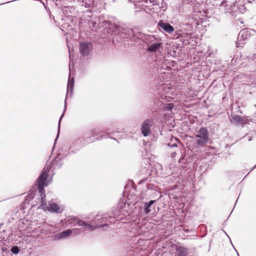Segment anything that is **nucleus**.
Masks as SVG:
<instances>
[{
  "mask_svg": "<svg viewBox=\"0 0 256 256\" xmlns=\"http://www.w3.org/2000/svg\"><path fill=\"white\" fill-rule=\"evenodd\" d=\"M155 202L156 200H150L148 202H144V203L143 210L144 214H148L150 212L151 207Z\"/></svg>",
  "mask_w": 256,
  "mask_h": 256,
  "instance_id": "nucleus-15",
  "label": "nucleus"
},
{
  "mask_svg": "<svg viewBox=\"0 0 256 256\" xmlns=\"http://www.w3.org/2000/svg\"><path fill=\"white\" fill-rule=\"evenodd\" d=\"M92 48L91 42H80L79 44V50L80 54L84 56H88Z\"/></svg>",
  "mask_w": 256,
  "mask_h": 256,
  "instance_id": "nucleus-9",
  "label": "nucleus"
},
{
  "mask_svg": "<svg viewBox=\"0 0 256 256\" xmlns=\"http://www.w3.org/2000/svg\"><path fill=\"white\" fill-rule=\"evenodd\" d=\"M114 30L118 33L121 32L125 34H130V32H132V30H125L118 25H114Z\"/></svg>",
  "mask_w": 256,
  "mask_h": 256,
  "instance_id": "nucleus-18",
  "label": "nucleus"
},
{
  "mask_svg": "<svg viewBox=\"0 0 256 256\" xmlns=\"http://www.w3.org/2000/svg\"><path fill=\"white\" fill-rule=\"evenodd\" d=\"M145 43L147 44L146 50L149 52H160L162 50V42L159 38L154 35L146 36Z\"/></svg>",
  "mask_w": 256,
  "mask_h": 256,
  "instance_id": "nucleus-1",
  "label": "nucleus"
},
{
  "mask_svg": "<svg viewBox=\"0 0 256 256\" xmlns=\"http://www.w3.org/2000/svg\"><path fill=\"white\" fill-rule=\"evenodd\" d=\"M66 100H65V101ZM66 109V102H65L64 110V112H63V114L60 116V120H59V122H58V134H57L56 138L54 140V144H56V140H58V138L59 133H60V122L62 120V117L64 116V111H65Z\"/></svg>",
  "mask_w": 256,
  "mask_h": 256,
  "instance_id": "nucleus-22",
  "label": "nucleus"
},
{
  "mask_svg": "<svg viewBox=\"0 0 256 256\" xmlns=\"http://www.w3.org/2000/svg\"><path fill=\"white\" fill-rule=\"evenodd\" d=\"M226 234L227 236V237L229 239H230V237L228 236L226 234V232H224Z\"/></svg>",
  "mask_w": 256,
  "mask_h": 256,
  "instance_id": "nucleus-38",
  "label": "nucleus"
},
{
  "mask_svg": "<svg viewBox=\"0 0 256 256\" xmlns=\"http://www.w3.org/2000/svg\"><path fill=\"white\" fill-rule=\"evenodd\" d=\"M154 120L152 118L146 119L142 125L141 133L144 137L148 136L150 132V128L154 125Z\"/></svg>",
  "mask_w": 256,
  "mask_h": 256,
  "instance_id": "nucleus-6",
  "label": "nucleus"
},
{
  "mask_svg": "<svg viewBox=\"0 0 256 256\" xmlns=\"http://www.w3.org/2000/svg\"><path fill=\"white\" fill-rule=\"evenodd\" d=\"M110 138L112 139V140L118 142V140L116 138H112V137H110V136H108L104 134H101V135L99 136H98L95 138V140H100L104 138Z\"/></svg>",
  "mask_w": 256,
  "mask_h": 256,
  "instance_id": "nucleus-24",
  "label": "nucleus"
},
{
  "mask_svg": "<svg viewBox=\"0 0 256 256\" xmlns=\"http://www.w3.org/2000/svg\"><path fill=\"white\" fill-rule=\"evenodd\" d=\"M68 154V152L67 153H59L58 154V156L54 160V164L55 165L56 167L60 168L62 167L63 164V163L62 162V160Z\"/></svg>",
  "mask_w": 256,
  "mask_h": 256,
  "instance_id": "nucleus-12",
  "label": "nucleus"
},
{
  "mask_svg": "<svg viewBox=\"0 0 256 256\" xmlns=\"http://www.w3.org/2000/svg\"><path fill=\"white\" fill-rule=\"evenodd\" d=\"M244 21L242 18H238L235 20L234 24L238 26L240 28H242L245 25Z\"/></svg>",
  "mask_w": 256,
  "mask_h": 256,
  "instance_id": "nucleus-23",
  "label": "nucleus"
},
{
  "mask_svg": "<svg viewBox=\"0 0 256 256\" xmlns=\"http://www.w3.org/2000/svg\"><path fill=\"white\" fill-rule=\"evenodd\" d=\"M84 226L87 227L88 228L91 229L92 230H96V228H98V226H92V224H88L86 223V226Z\"/></svg>",
  "mask_w": 256,
  "mask_h": 256,
  "instance_id": "nucleus-29",
  "label": "nucleus"
},
{
  "mask_svg": "<svg viewBox=\"0 0 256 256\" xmlns=\"http://www.w3.org/2000/svg\"><path fill=\"white\" fill-rule=\"evenodd\" d=\"M176 152H172V154H171V157H172V158H174V157L176 156Z\"/></svg>",
  "mask_w": 256,
  "mask_h": 256,
  "instance_id": "nucleus-34",
  "label": "nucleus"
},
{
  "mask_svg": "<svg viewBox=\"0 0 256 256\" xmlns=\"http://www.w3.org/2000/svg\"><path fill=\"white\" fill-rule=\"evenodd\" d=\"M49 168H44L37 180L36 186L38 192L42 195L44 194V187L48 186V178L49 176Z\"/></svg>",
  "mask_w": 256,
  "mask_h": 256,
  "instance_id": "nucleus-2",
  "label": "nucleus"
},
{
  "mask_svg": "<svg viewBox=\"0 0 256 256\" xmlns=\"http://www.w3.org/2000/svg\"><path fill=\"white\" fill-rule=\"evenodd\" d=\"M70 220L76 222V224H78V226H86V222L81 220L78 219V218L76 216H72Z\"/></svg>",
  "mask_w": 256,
  "mask_h": 256,
  "instance_id": "nucleus-21",
  "label": "nucleus"
},
{
  "mask_svg": "<svg viewBox=\"0 0 256 256\" xmlns=\"http://www.w3.org/2000/svg\"><path fill=\"white\" fill-rule=\"evenodd\" d=\"M31 200H30V198H28L27 196L25 198V199L24 200V204H28L30 201Z\"/></svg>",
  "mask_w": 256,
  "mask_h": 256,
  "instance_id": "nucleus-32",
  "label": "nucleus"
},
{
  "mask_svg": "<svg viewBox=\"0 0 256 256\" xmlns=\"http://www.w3.org/2000/svg\"><path fill=\"white\" fill-rule=\"evenodd\" d=\"M150 3L152 4H156V0H150Z\"/></svg>",
  "mask_w": 256,
  "mask_h": 256,
  "instance_id": "nucleus-33",
  "label": "nucleus"
},
{
  "mask_svg": "<svg viewBox=\"0 0 256 256\" xmlns=\"http://www.w3.org/2000/svg\"><path fill=\"white\" fill-rule=\"evenodd\" d=\"M188 253L186 248L179 247L176 249V256H188Z\"/></svg>",
  "mask_w": 256,
  "mask_h": 256,
  "instance_id": "nucleus-17",
  "label": "nucleus"
},
{
  "mask_svg": "<svg viewBox=\"0 0 256 256\" xmlns=\"http://www.w3.org/2000/svg\"><path fill=\"white\" fill-rule=\"evenodd\" d=\"M40 198H39L40 199V202H41V207L42 209H45L46 207V194L45 192H44V194L42 195L41 194H40Z\"/></svg>",
  "mask_w": 256,
  "mask_h": 256,
  "instance_id": "nucleus-19",
  "label": "nucleus"
},
{
  "mask_svg": "<svg viewBox=\"0 0 256 256\" xmlns=\"http://www.w3.org/2000/svg\"><path fill=\"white\" fill-rule=\"evenodd\" d=\"M74 78H70V76L69 77L68 82V85H67V94L66 96L70 94V95H71L72 93V90L74 87Z\"/></svg>",
  "mask_w": 256,
  "mask_h": 256,
  "instance_id": "nucleus-16",
  "label": "nucleus"
},
{
  "mask_svg": "<svg viewBox=\"0 0 256 256\" xmlns=\"http://www.w3.org/2000/svg\"><path fill=\"white\" fill-rule=\"evenodd\" d=\"M52 20L56 26L61 28H66L70 26V24L68 21L69 17H52Z\"/></svg>",
  "mask_w": 256,
  "mask_h": 256,
  "instance_id": "nucleus-7",
  "label": "nucleus"
},
{
  "mask_svg": "<svg viewBox=\"0 0 256 256\" xmlns=\"http://www.w3.org/2000/svg\"><path fill=\"white\" fill-rule=\"evenodd\" d=\"M198 18L194 17H189L188 18V23L186 22V24L192 27L197 26H201L202 27L206 26V20L207 18H211L212 17H204V18Z\"/></svg>",
  "mask_w": 256,
  "mask_h": 256,
  "instance_id": "nucleus-5",
  "label": "nucleus"
},
{
  "mask_svg": "<svg viewBox=\"0 0 256 256\" xmlns=\"http://www.w3.org/2000/svg\"><path fill=\"white\" fill-rule=\"evenodd\" d=\"M255 168H256V164L251 168L250 170L248 172V174L252 171L253 170H254Z\"/></svg>",
  "mask_w": 256,
  "mask_h": 256,
  "instance_id": "nucleus-35",
  "label": "nucleus"
},
{
  "mask_svg": "<svg viewBox=\"0 0 256 256\" xmlns=\"http://www.w3.org/2000/svg\"><path fill=\"white\" fill-rule=\"evenodd\" d=\"M251 36V30L244 28L241 30L238 34L236 45L237 48H243L244 44Z\"/></svg>",
  "mask_w": 256,
  "mask_h": 256,
  "instance_id": "nucleus-3",
  "label": "nucleus"
},
{
  "mask_svg": "<svg viewBox=\"0 0 256 256\" xmlns=\"http://www.w3.org/2000/svg\"><path fill=\"white\" fill-rule=\"evenodd\" d=\"M158 26L170 34L174 30V28L168 22H164L162 20H160L158 22Z\"/></svg>",
  "mask_w": 256,
  "mask_h": 256,
  "instance_id": "nucleus-13",
  "label": "nucleus"
},
{
  "mask_svg": "<svg viewBox=\"0 0 256 256\" xmlns=\"http://www.w3.org/2000/svg\"><path fill=\"white\" fill-rule=\"evenodd\" d=\"M78 231V228L67 229L60 232H59L52 237V240L54 241H58L62 238H64L72 234L73 232Z\"/></svg>",
  "mask_w": 256,
  "mask_h": 256,
  "instance_id": "nucleus-11",
  "label": "nucleus"
},
{
  "mask_svg": "<svg viewBox=\"0 0 256 256\" xmlns=\"http://www.w3.org/2000/svg\"><path fill=\"white\" fill-rule=\"evenodd\" d=\"M78 231H74V232H72V233H78V232H79V229L78 228Z\"/></svg>",
  "mask_w": 256,
  "mask_h": 256,
  "instance_id": "nucleus-36",
  "label": "nucleus"
},
{
  "mask_svg": "<svg viewBox=\"0 0 256 256\" xmlns=\"http://www.w3.org/2000/svg\"><path fill=\"white\" fill-rule=\"evenodd\" d=\"M252 140V137H250L248 138V141H251Z\"/></svg>",
  "mask_w": 256,
  "mask_h": 256,
  "instance_id": "nucleus-37",
  "label": "nucleus"
},
{
  "mask_svg": "<svg viewBox=\"0 0 256 256\" xmlns=\"http://www.w3.org/2000/svg\"><path fill=\"white\" fill-rule=\"evenodd\" d=\"M90 26H92L94 28H96L98 27L99 24H98L96 21H94L92 20V21H90L88 22Z\"/></svg>",
  "mask_w": 256,
  "mask_h": 256,
  "instance_id": "nucleus-27",
  "label": "nucleus"
},
{
  "mask_svg": "<svg viewBox=\"0 0 256 256\" xmlns=\"http://www.w3.org/2000/svg\"><path fill=\"white\" fill-rule=\"evenodd\" d=\"M71 57V56H70V58Z\"/></svg>",
  "mask_w": 256,
  "mask_h": 256,
  "instance_id": "nucleus-40",
  "label": "nucleus"
},
{
  "mask_svg": "<svg viewBox=\"0 0 256 256\" xmlns=\"http://www.w3.org/2000/svg\"><path fill=\"white\" fill-rule=\"evenodd\" d=\"M168 146H170V148L178 147V145L176 143L172 144H168Z\"/></svg>",
  "mask_w": 256,
  "mask_h": 256,
  "instance_id": "nucleus-31",
  "label": "nucleus"
},
{
  "mask_svg": "<svg viewBox=\"0 0 256 256\" xmlns=\"http://www.w3.org/2000/svg\"><path fill=\"white\" fill-rule=\"evenodd\" d=\"M174 108V105L172 104H168L164 106V108L166 110L168 111L172 110Z\"/></svg>",
  "mask_w": 256,
  "mask_h": 256,
  "instance_id": "nucleus-28",
  "label": "nucleus"
},
{
  "mask_svg": "<svg viewBox=\"0 0 256 256\" xmlns=\"http://www.w3.org/2000/svg\"><path fill=\"white\" fill-rule=\"evenodd\" d=\"M146 188L150 190H156V187H155L153 184H148L146 186Z\"/></svg>",
  "mask_w": 256,
  "mask_h": 256,
  "instance_id": "nucleus-30",
  "label": "nucleus"
},
{
  "mask_svg": "<svg viewBox=\"0 0 256 256\" xmlns=\"http://www.w3.org/2000/svg\"><path fill=\"white\" fill-rule=\"evenodd\" d=\"M20 248L16 246H12L10 249L11 252L14 254H18L20 252Z\"/></svg>",
  "mask_w": 256,
  "mask_h": 256,
  "instance_id": "nucleus-25",
  "label": "nucleus"
},
{
  "mask_svg": "<svg viewBox=\"0 0 256 256\" xmlns=\"http://www.w3.org/2000/svg\"><path fill=\"white\" fill-rule=\"evenodd\" d=\"M48 210L51 212L61 214L63 212L64 209L58 206L56 203L52 202L49 204Z\"/></svg>",
  "mask_w": 256,
  "mask_h": 256,
  "instance_id": "nucleus-14",
  "label": "nucleus"
},
{
  "mask_svg": "<svg viewBox=\"0 0 256 256\" xmlns=\"http://www.w3.org/2000/svg\"><path fill=\"white\" fill-rule=\"evenodd\" d=\"M232 118L236 124H242L243 123V119L240 116L234 115L232 116Z\"/></svg>",
  "mask_w": 256,
  "mask_h": 256,
  "instance_id": "nucleus-20",
  "label": "nucleus"
},
{
  "mask_svg": "<svg viewBox=\"0 0 256 256\" xmlns=\"http://www.w3.org/2000/svg\"><path fill=\"white\" fill-rule=\"evenodd\" d=\"M86 132L90 136H92V140H94L95 137L96 138V136H98L99 134H101L102 132H104L105 134H114V132L113 130H111L110 128H106L104 130H101L95 128H92L89 130L88 131H86Z\"/></svg>",
  "mask_w": 256,
  "mask_h": 256,
  "instance_id": "nucleus-10",
  "label": "nucleus"
},
{
  "mask_svg": "<svg viewBox=\"0 0 256 256\" xmlns=\"http://www.w3.org/2000/svg\"><path fill=\"white\" fill-rule=\"evenodd\" d=\"M94 142V140H92V136H90L86 132L84 133L82 136L78 138L76 141V144L83 147Z\"/></svg>",
  "mask_w": 256,
  "mask_h": 256,
  "instance_id": "nucleus-8",
  "label": "nucleus"
},
{
  "mask_svg": "<svg viewBox=\"0 0 256 256\" xmlns=\"http://www.w3.org/2000/svg\"><path fill=\"white\" fill-rule=\"evenodd\" d=\"M234 250H236V252H237L235 248H234ZM236 253H237L238 256H239L238 253V252H236Z\"/></svg>",
  "mask_w": 256,
  "mask_h": 256,
  "instance_id": "nucleus-39",
  "label": "nucleus"
},
{
  "mask_svg": "<svg viewBox=\"0 0 256 256\" xmlns=\"http://www.w3.org/2000/svg\"><path fill=\"white\" fill-rule=\"evenodd\" d=\"M208 131L206 128L201 127L198 132V134L196 135V137L198 138L196 140V144L199 146L205 145L208 140Z\"/></svg>",
  "mask_w": 256,
  "mask_h": 256,
  "instance_id": "nucleus-4",
  "label": "nucleus"
},
{
  "mask_svg": "<svg viewBox=\"0 0 256 256\" xmlns=\"http://www.w3.org/2000/svg\"><path fill=\"white\" fill-rule=\"evenodd\" d=\"M36 191L34 190L32 191H30L27 195V197L30 198V200H32L34 198Z\"/></svg>",
  "mask_w": 256,
  "mask_h": 256,
  "instance_id": "nucleus-26",
  "label": "nucleus"
}]
</instances>
